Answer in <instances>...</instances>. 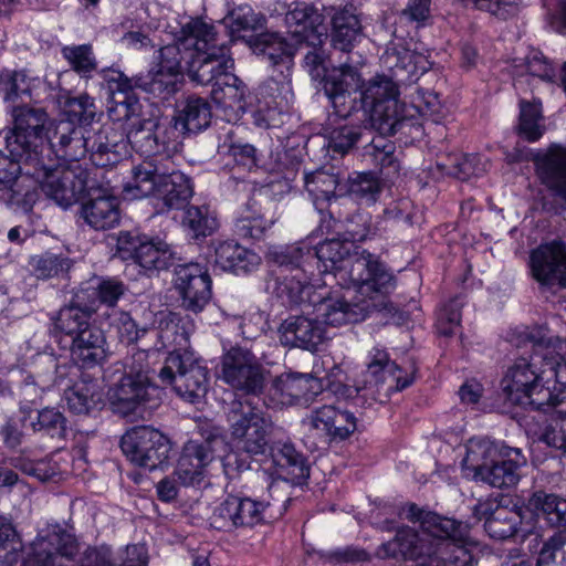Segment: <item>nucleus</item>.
I'll use <instances>...</instances> for the list:
<instances>
[{
    "label": "nucleus",
    "instance_id": "2f4dec72",
    "mask_svg": "<svg viewBox=\"0 0 566 566\" xmlns=\"http://www.w3.org/2000/svg\"><path fill=\"white\" fill-rule=\"evenodd\" d=\"M327 217L321 218L318 230L322 234L338 232L337 224L344 230L343 238L350 244L363 242L376 235V228L373 227L371 216L365 211H356L350 216H344L340 210H328Z\"/></svg>",
    "mask_w": 566,
    "mask_h": 566
},
{
    "label": "nucleus",
    "instance_id": "39448f33",
    "mask_svg": "<svg viewBox=\"0 0 566 566\" xmlns=\"http://www.w3.org/2000/svg\"><path fill=\"white\" fill-rule=\"evenodd\" d=\"M473 547L423 535L409 526L397 530L392 539L377 548L380 558L412 560L416 566H475Z\"/></svg>",
    "mask_w": 566,
    "mask_h": 566
},
{
    "label": "nucleus",
    "instance_id": "774afa93",
    "mask_svg": "<svg viewBox=\"0 0 566 566\" xmlns=\"http://www.w3.org/2000/svg\"><path fill=\"white\" fill-rule=\"evenodd\" d=\"M523 62L528 74L547 82L555 80L557 67L541 51L535 49L530 50L523 59Z\"/></svg>",
    "mask_w": 566,
    "mask_h": 566
},
{
    "label": "nucleus",
    "instance_id": "680f3d73",
    "mask_svg": "<svg viewBox=\"0 0 566 566\" xmlns=\"http://www.w3.org/2000/svg\"><path fill=\"white\" fill-rule=\"evenodd\" d=\"M21 543L10 518L0 515V565L11 566L18 560Z\"/></svg>",
    "mask_w": 566,
    "mask_h": 566
},
{
    "label": "nucleus",
    "instance_id": "aec40b11",
    "mask_svg": "<svg viewBox=\"0 0 566 566\" xmlns=\"http://www.w3.org/2000/svg\"><path fill=\"white\" fill-rule=\"evenodd\" d=\"M84 294V290L77 292L74 300L52 317L51 336L63 347L93 324L92 316L96 312L95 301L86 302Z\"/></svg>",
    "mask_w": 566,
    "mask_h": 566
},
{
    "label": "nucleus",
    "instance_id": "4d7b16f0",
    "mask_svg": "<svg viewBox=\"0 0 566 566\" xmlns=\"http://www.w3.org/2000/svg\"><path fill=\"white\" fill-rule=\"evenodd\" d=\"M71 69L82 77H91L97 69V61L91 44L65 45L61 50Z\"/></svg>",
    "mask_w": 566,
    "mask_h": 566
},
{
    "label": "nucleus",
    "instance_id": "09e8293b",
    "mask_svg": "<svg viewBox=\"0 0 566 566\" xmlns=\"http://www.w3.org/2000/svg\"><path fill=\"white\" fill-rule=\"evenodd\" d=\"M528 507L554 527L566 525V500L556 494L536 491L528 499Z\"/></svg>",
    "mask_w": 566,
    "mask_h": 566
},
{
    "label": "nucleus",
    "instance_id": "69168bd1",
    "mask_svg": "<svg viewBox=\"0 0 566 566\" xmlns=\"http://www.w3.org/2000/svg\"><path fill=\"white\" fill-rule=\"evenodd\" d=\"M380 191L378 179L371 172L356 174L348 178L350 198L374 202Z\"/></svg>",
    "mask_w": 566,
    "mask_h": 566
},
{
    "label": "nucleus",
    "instance_id": "5fc2aeb1",
    "mask_svg": "<svg viewBox=\"0 0 566 566\" xmlns=\"http://www.w3.org/2000/svg\"><path fill=\"white\" fill-rule=\"evenodd\" d=\"M542 112L541 103H530L521 101L520 103V123L517 126L518 135L530 143L537 142L544 134L545 127L541 124Z\"/></svg>",
    "mask_w": 566,
    "mask_h": 566
},
{
    "label": "nucleus",
    "instance_id": "c9c22d12",
    "mask_svg": "<svg viewBox=\"0 0 566 566\" xmlns=\"http://www.w3.org/2000/svg\"><path fill=\"white\" fill-rule=\"evenodd\" d=\"M304 301L300 303L290 302L286 297V302L290 305H300L305 302L313 303L316 311L318 322L331 326H342L349 323H357L364 319V308L358 304H350L343 298L322 297L318 302L312 298V290L308 295H304ZM284 297V295L282 296Z\"/></svg>",
    "mask_w": 566,
    "mask_h": 566
},
{
    "label": "nucleus",
    "instance_id": "dca6fc26",
    "mask_svg": "<svg viewBox=\"0 0 566 566\" xmlns=\"http://www.w3.org/2000/svg\"><path fill=\"white\" fill-rule=\"evenodd\" d=\"M209 39H212V25L200 19H191L182 25L175 43L160 49L158 67L182 77V62L187 65L195 48H206Z\"/></svg>",
    "mask_w": 566,
    "mask_h": 566
},
{
    "label": "nucleus",
    "instance_id": "052dcab7",
    "mask_svg": "<svg viewBox=\"0 0 566 566\" xmlns=\"http://www.w3.org/2000/svg\"><path fill=\"white\" fill-rule=\"evenodd\" d=\"M64 113L73 125L78 123L83 127L90 125L96 115V106L94 99L87 94H81L76 97L67 98L64 105Z\"/></svg>",
    "mask_w": 566,
    "mask_h": 566
},
{
    "label": "nucleus",
    "instance_id": "a211bd4d",
    "mask_svg": "<svg viewBox=\"0 0 566 566\" xmlns=\"http://www.w3.org/2000/svg\"><path fill=\"white\" fill-rule=\"evenodd\" d=\"M174 285L181 298V306L189 312L200 313L212 297V281L206 265L197 262L175 268Z\"/></svg>",
    "mask_w": 566,
    "mask_h": 566
},
{
    "label": "nucleus",
    "instance_id": "5701e85b",
    "mask_svg": "<svg viewBox=\"0 0 566 566\" xmlns=\"http://www.w3.org/2000/svg\"><path fill=\"white\" fill-rule=\"evenodd\" d=\"M406 518L413 523L419 522L423 535L437 536L476 548V543L470 536L468 523L441 516L434 512L423 511L415 503L406 506Z\"/></svg>",
    "mask_w": 566,
    "mask_h": 566
},
{
    "label": "nucleus",
    "instance_id": "ea45409f",
    "mask_svg": "<svg viewBox=\"0 0 566 566\" xmlns=\"http://www.w3.org/2000/svg\"><path fill=\"white\" fill-rule=\"evenodd\" d=\"M214 264L235 274L248 273L260 264V256L234 241H223L216 247Z\"/></svg>",
    "mask_w": 566,
    "mask_h": 566
},
{
    "label": "nucleus",
    "instance_id": "7c9ffc66",
    "mask_svg": "<svg viewBox=\"0 0 566 566\" xmlns=\"http://www.w3.org/2000/svg\"><path fill=\"white\" fill-rule=\"evenodd\" d=\"M534 165L541 182L566 200V145L552 144L545 153L534 156Z\"/></svg>",
    "mask_w": 566,
    "mask_h": 566
},
{
    "label": "nucleus",
    "instance_id": "bb28decb",
    "mask_svg": "<svg viewBox=\"0 0 566 566\" xmlns=\"http://www.w3.org/2000/svg\"><path fill=\"white\" fill-rule=\"evenodd\" d=\"M81 217L96 231L113 229L120 221L119 201L106 189H90L81 205Z\"/></svg>",
    "mask_w": 566,
    "mask_h": 566
},
{
    "label": "nucleus",
    "instance_id": "20e7f679",
    "mask_svg": "<svg viewBox=\"0 0 566 566\" xmlns=\"http://www.w3.org/2000/svg\"><path fill=\"white\" fill-rule=\"evenodd\" d=\"M123 192L133 199L153 197L163 213L187 207L193 196V184L172 158H166L133 166Z\"/></svg>",
    "mask_w": 566,
    "mask_h": 566
},
{
    "label": "nucleus",
    "instance_id": "9d476101",
    "mask_svg": "<svg viewBox=\"0 0 566 566\" xmlns=\"http://www.w3.org/2000/svg\"><path fill=\"white\" fill-rule=\"evenodd\" d=\"M209 370L192 352L169 353L158 377L163 385H171L176 394L195 403L208 391Z\"/></svg>",
    "mask_w": 566,
    "mask_h": 566
},
{
    "label": "nucleus",
    "instance_id": "1a4fd4ad",
    "mask_svg": "<svg viewBox=\"0 0 566 566\" xmlns=\"http://www.w3.org/2000/svg\"><path fill=\"white\" fill-rule=\"evenodd\" d=\"M418 373V366L412 357L402 359L400 364L390 360L389 354L378 347H374L368 354L366 377L364 387L349 386L345 384H334L332 387L333 394L338 400H357L360 397V391L364 390L367 384H388V392H399L410 387Z\"/></svg>",
    "mask_w": 566,
    "mask_h": 566
},
{
    "label": "nucleus",
    "instance_id": "c756f323",
    "mask_svg": "<svg viewBox=\"0 0 566 566\" xmlns=\"http://www.w3.org/2000/svg\"><path fill=\"white\" fill-rule=\"evenodd\" d=\"M86 143L96 167L113 166L126 155L125 133L112 125H102L93 134L87 130Z\"/></svg>",
    "mask_w": 566,
    "mask_h": 566
},
{
    "label": "nucleus",
    "instance_id": "0eeeda50",
    "mask_svg": "<svg viewBox=\"0 0 566 566\" xmlns=\"http://www.w3.org/2000/svg\"><path fill=\"white\" fill-rule=\"evenodd\" d=\"M290 501L282 485L273 482L268 488V496L262 500L228 495L213 509L209 523L214 530L223 532L251 528L282 517Z\"/></svg>",
    "mask_w": 566,
    "mask_h": 566
},
{
    "label": "nucleus",
    "instance_id": "0e129e2a",
    "mask_svg": "<svg viewBox=\"0 0 566 566\" xmlns=\"http://www.w3.org/2000/svg\"><path fill=\"white\" fill-rule=\"evenodd\" d=\"M231 32L239 34L247 31H256L263 28L265 17L256 12L250 4H240L231 13Z\"/></svg>",
    "mask_w": 566,
    "mask_h": 566
},
{
    "label": "nucleus",
    "instance_id": "4c0bfd02",
    "mask_svg": "<svg viewBox=\"0 0 566 566\" xmlns=\"http://www.w3.org/2000/svg\"><path fill=\"white\" fill-rule=\"evenodd\" d=\"M280 340L285 346L316 350L324 338L318 319L305 316H290L279 328Z\"/></svg>",
    "mask_w": 566,
    "mask_h": 566
},
{
    "label": "nucleus",
    "instance_id": "a19ab883",
    "mask_svg": "<svg viewBox=\"0 0 566 566\" xmlns=\"http://www.w3.org/2000/svg\"><path fill=\"white\" fill-rule=\"evenodd\" d=\"M193 324L188 316L169 312L159 321L158 338L163 347H172L170 353H181L189 343Z\"/></svg>",
    "mask_w": 566,
    "mask_h": 566
},
{
    "label": "nucleus",
    "instance_id": "f8f14e48",
    "mask_svg": "<svg viewBox=\"0 0 566 566\" xmlns=\"http://www.w3.org/2000/svg\"><path fill=\"white\" fill-rule=\"evenodd\" d=\"M116 253L124 261H133L148 276L169 269L175 262L174 252L167 243L155 241L137 230L118 233Z\"/></svg>",
    "mask_w": 566,
    "mask_h": 566
},
{
    "label": "nucleus",
    "instance_id": "37998d69",
    "mask_svg": "<svg viewBox=\"0 0 566 566\" xmlns=\"http://www.w3.org/2000/svg\"><path fill=\"white\" fill-rule=\"evenodd\" d=\"M332 44L334 49L349 53L361 32L358 17L348 9H339L332 18Z\"/></svg>",
    "mask_w": 566,
    "mask_h": 566
},
{
    "label": "nucleus",
    "instance_id": "6e6552de",
    "mask_svg": "<svg viewBox=\"0 0 566 566\" xmlns=\"http://www.w3.org/2000/svg\"><path fill=\"white\" fill-rule=\"evenodd\" d=\"M13 128L6 136L7 151L24 167L44 165V150L52 135L49 116L41 107L28 104L11 107Z\"/></svg>",
    "mask_w": 566,
    "mask_h": 566
},
{
    "label": "nucleus",
    "instance_id": "412c9836",
    "mask_svg": "<svg viewBox=\"0 0 566 566\" xmlns=\"http://www.w3.org/2000/svg\"><path fill=\"white\" fill-rule=\"evenodd\" d=\"M532 277L542 286L566 285V245L560 240L542 243L530 254Z\"/></svg>",
    "mask_w": 566,
    "mask_h": 566
},
{
    "label": "nucleus",
    "instance_id": "f704fd0d",
    "mask_svg": "<svg viewBox=\"0 0 566 566\" xmlns=\"http://www.w3.org/2000/svg\"><path fill=\"white\" fill-rule=\"evenodd\" d=\"M323 20L318 10L307 3H297L285 17L291 34L297 41L306 42L312 46L322 44L323 39L327 38Z\"/></svg>",
    "mask_w": 566,
    "mask_h": 566
},
{
    "label": "nucleus",
    "instance_id": "f3484780",
    "mask_svg": "<svg viewBox=\"0 0 566 566\" xmlns=\"http://www.w3.org/2000/svg\"><path fill=\"white\" fill-rule=\"evenodd\" d=\"M234 69V61L230 56V49L226 44L217 43V33L212 25V39L206 48H195L191 60L187 62L190 78L200 85H214L229 70Z\"/></svg>",
    "mask_w": 566,
    "mask_h": 566
},
{
    "label": "nucleus",
    "instance_id": "393cba45",
    "mask_svg": "<svg viewBox=\"0 0 566 566\" xmlns=\"http://www.w3.org/2000/svg\"><path fill=\"white\" fill-rule=\"evenodd\" d=\"M275 201L268 191L258 190L247 202L242 214L234 223V231L241 238L261 239L276 221Z\"/></svg>",
    "mask_w": 566,
    "mask_h": 566
},
{
    "label": "nucleus",
    "instance_id": "6e6d98bb",
    "mask_svg": "<svg viewBox=\"0 0 566 566\" xmlns=\"http://www.w3.org/2000/svg\"><path fill=\"white\" fill-rule=\"evenodd\" d=\"M97 385L93 380H81L65 390L69 409L77 415L87 413L96 403Z\"/></svg>",
    "mask_w": 566,
    "mask_h": 566
},
{
    "label": "nucleus",
    "instance_id": "a18cd8bd",
    "mask_svg": "<svg viewBox=\"0 0 566 566\" xmlns=\"http://www.w3.org/2000/svg\"><path fill=\"white\" fill-rule=\"evenodd\" d=\"M149 386L150 381L123 376L114 388L113 403L124 413L134 412L146 400Z\"/></svg>",
    "mask_w": 566,
    "mask_h": 566
},
{
    "label": "nucleus",
    "instance_id": "cd10ccee",
    "mask_svg": "<svg viewBox=\"0 0 566 566\" xmlns=\"http://www.w3.org/2000/svg\"><path fill=\"white\" fill-rule=\"evenodd\" d=\"M311 427L328 442H340L349 438L357 428L356 417L352 411L334 405H324L312 410Z\"/></svg>",
    "mask_w": 566,
    "mask_h": 566
},
{
    "label": "nucleus",
    "instance_id": "2eb2a0df",
    "mask_svg": "<svg viewBox=\"0 0 566 566\" xmlns=\"http://www.w3.org/2000/svg\"><path fill=\"white\" fill-rule=\"evenodd\" d=\"M220 378L235 390L258 395L265 384V370L252 352L232 347L222 356Z\"/></svg>",
    "mask_w": 566,
    "mask_h": 566
},
{
    "label": "nucleus",
    "instance_id": "72a5a7b5",
    "mask_svg": "<svg viewBox=\"0 0 566 566\" xmlns=\"http://www.w3.org/2000/svg\"><path fill=\"white\" fill-rule=\"evenodd\" d=\"M66 347L73 360L83 368L101 366L109 356L106 336L94 323Z\"/></svg>",
    "mask_w": 566,
    "mask_h": 566
},
{
    "label": "nucleus",
    "instance_id": "c03bdc74",
    "mask_svg": "<svg viewBox=\"0 0 566 566\" xmlns=\"http://www.w3.org/2000/svg\"><path fill=\"white\" fill-rule=\"evenodd\" d=\"M182 227L191 239L201 240L218 230L219 220L216 211L208 205H190L185 209Z\"/></svg>",
    "mask_w": 566,
    "mask_h": 566
},
{
    "label": "nucleus",
    "instance_id": "473e14b6",
    "mask_svg": "<svg viewBox=\"0 0 566 566\" xmlns=\"http://www.w3.org/2000/svg\"><path fill=\"white\" fill-rule=\"evenodd\" d=\"M30 547L38 555L55 562L61 558L73 559L78 552L75 535L60 524H49L42 528Z\"/></svg>",
    "mask_w": 566,
    "mask_h": 566
},
{
    "label": "nucleus",
    "instance_id": "13d9d810",
    "mask_svg": "<svg viewBox=\"0 0 566 566\" xmlns=\"http://www.w3.org/2000/svg\"><path fill=\"white\" fill-rule=\"evenodd\" d=\"M30 264L38 279L46 280L69 272L72 261L62 254L46 252L32 258Z\"/></svg>",
    "mask_w": 566,
    "mask_h": 566
},
{
    "label": "nucleus",
    "instance_id": "8fccbe9b",
    "mask_svg": "<svg viewBox=\"0 0 566 566\" xmlns=\"http://www.w3.org/2000/svg\"><path fill=\"white\" fill-rule=\"evenodd\" d=\"M211 120V107L207 99L197 96H189L180 109L176 127L181 126L189 133H198L207 128Z\"/></svg>",
    "mask_w": 566,
    "mask_h": 566
},
{
    "label": "nucleus",
    "instance_id": "6ab92c4d",
    "mask_svg": "<svg viewBox=\"0 0 566 566\" xmlns=\"http://www.w3.org/2000/svg\"><path fill=\"white\" fill-rule=\"evenodd\" d=\"M169 134H175V128L147 118L133 123V127L125 134V139L126 145L130 144L136 151L146 157L143 161L164 160L172 158L171 151L176 149Z\"/></svg>",
    "mask_w": 566,
    "mask_h": 566
},
{
    "label": "nucleus",
    "instance_id": "603ef678",
    "mask_svg": "<svg viewBox=\"0 0 566 566\" xmlns=\"http://www.w3.org/2000/svg\"><path fill=\"white\" fill-rule=\"evenodd\" d=\"M244 95L245 86L233 73V70H229L222 77H219V82H216L211 90L212 99L223 107H233L240 104L243 102Z\"/></svg>",
    "mask_w": 566,
    "mask_h": 566
},
{
    "label": "nucleus",
    "instance_id": "9b49d317",
    "mask_svg": "<svg viewBox=\"0 0 566 566\" xmlns=\"http://www.w3.org/2000/svg\"><path fill=\"white\" fill-rule=\"evenodd\" d=\"M230 432L235 447L248 455L264 454L269 448L271 422L249 400H237L228 412Z\"/></svg>",
    "mask_w": 566,
    "mask_h": 566
},
{
    "label": "nucleus",
    "instance_id": "4be33fe9",
    "mask_svg": "<svg viewBox=\"0 0 566 566\" xmlns=\"http://www.w3.org/2000/svg\"><path fill=\"white\" fill-rule=\"evenodd\" d=\"M222 444L223 440L216 436L201 441H188L175 470V475L180 485L199 484L203 479L206 468L214 460L217 449Z\"/></svg>",
    "mask_w": 566,
    "mask_h": 566
},
{
    "label": "nucleus",
    "instance_id": "7ed1b4c3",
    "mask_svg": "<svg viewBox=\"0 0 566 566\" xmlns=\"http://www.w3.org/2000/svg\"><path fill=\"white\" fill-rule=\"evenodd\" d=\"M323 87L339 118L363 111L373 126L386 134H397L415 125L412 117L399 113L398 86L385 75H377L364 85L357 70L345 62L325 74Z\"/></svg>",
    "mask_w": 566,
    "mask_h": 566
},
{
    "label": "nucleus",
    "instance_id": "c85d7f7f",
    "mask_svg": "<svg viewBox=\"0 0 566 566\" xmlns=\"http://www.w3.org/2000/svg\"><path fill=\"white\" fill-rule=\"evenodd\" d=\"M500 460H492L474 479L476 482L489 484L493 488H510L520 480V469L526 464V458L521 449L501 446Z\"/></svg>",
    "mask_w": 566,
    "mask_h": 566
},
{
    "label": "nucleus",
    "instance_id": "f257e3e1",
    "mask_svg": "<svg viewBox=\"0 0 566 566\" xmlns=\"http://www.w3.org/2000/svg\"><path fill=\"white\" fill-rule=\"evenodd\" d=\"M352 247L344 238H332L316 245L314 252L308 247L293 245L275 253L280 266L294 272L280 283V296L286 295L292 303L304 301V295L316 286L312 269L319 263L324 268L319 272L331 274L343 289H355L366 296L388 293L395 285L394 276L376 255L367 250L352 253Z\"/></svg>",
    "mask_w": 566,
    "mask_h": 566
},
{
    "label": "nucleus",
    "instance_id": "f03ea898",
    "mask_svg": "<svg viewBox=\"0 0 566 566\" xmlns=\"http://www.w3.org/2000/svg\"><path fill=\"white\" fill-rule=\"evenodd\" d=\"M523 346L531 348L506 369L501 388L506 399L520 406L548 411L563 401L562 391H555L558 368L566 365V345L545 326H534L523 333Z\"/></svg>",
    "mask_w": 566,
    "mask_h": 566
},
{
    "label": "nucleus",
    "instance_id": "de8ad7c7",
    "mask_svg": "<svg viewBox=\"0 0 566 566\" xmlns=\"http://www.w3.org/2000/svg\"><path fill=\"white\" fill-rule=\"evenodd\" d=\"M274 387L286 397L285 402L308 399L318 394L322 388L319 380L311 374H287L275 380Z\"/></svg>",
    "mask_w": 566,
    "mask_h": 566
},
{
    "label": "nucleus",
    "instance_id": "423d86ee",
    "mask_svg": "<svg viewBox=\"0 0 566 566\" xmlns=\"http://www.w3.org/2000/svg\"><path fill=\"white\" fill-rule=\"evenodd\" d=\"M103 78L109 93L108 113L115 122L139 117L142 104L134 92L136 88L154 97L168 99L179 90L182 82V77L177 73L160 67L134 77H128L117 70H104Z\"/></svg>",
    "mask_w": 566,
    "mask_h": 566
},
{
    "label": "nucleus",
    "instance_id": "3c124183",
    "mask_svg": "<svg viewBox=\"0 0 566 566\" xmlns=\"http://www.w3.org/2000/svg\"><path fill=\"white\" fill-rule=\"evenodd\" d=\"M219 153L228 155L229 161L232 163L234 169L244 172H252L258 170L263 165L262 155L251 144L239 142H224L219 146Z\"/></svg>",
    "mask_w": 566,
    "mask_h": 566
},
{
    "label": "nucleus",
    "instance_id": "a878e982",
    "mask_svg": "<svg viewBox=\"0 0 566 566\" xmlns=\"http://www.w3.org/2000/svg\"><path fill=\"white\" fill-rule=\"evenodd\" d=\"M473 513L478 520H484L489 536L499 541L517 535L523 521L521 510L501 505L494 497L479 501Z\"/></svg>",
    "mask_w": 566,
    "mask_h": 566
},
{
    "label": "nucleus",
    "instance_id": "e2e57ef3",
    "mask_svg": "<svg viewBox=\"0 0 566 566\" xmlns=\"http://www.w3.org/2000/svg\"><path fill=\"white\" fill-rule=\"evenodd\" d=\"M31 426L34 431H43L52 438L63 439L66 436V419L54 408H44L38 412L36 421Z\"/></svg>",
    "mask_w": 566,
    "mask_h": 566
},
{
    "label": "nucleus",
    "instance_id": "864d4df0",
    "mask_svg": "<svg viewBox=\"0 0 566 566\" xmlns=\"http://www.w3.org/2000/svg\"><path fill=\"white\" fill-rule=\"evenodd\" d=\"M1 90L4 101H15L22 95L31 96L32 91L40 84L38 76H31L25 70L6 71L0 74Z\"/></svg>",
    "mask_w": 566,
    "mask_h": 566
},
{
    "label": "nucleus",
    "instance_id": "e433bc0d",
    "mask_svg": "<svg viewBox=\"0 0 566 566\" xmlns=\"http://www.w3.org/2000/svg\"><path fill=\"white\" fill-rule=\"evenodd\" d=\"M338 176L325 170H316L305 174V189L313 200V205L322 217H326L324 211L335 210L337 207L346 206L352 202L350 198L337 197Z\"/></svg>",
    "mask_w": 566,
    "mask_h": 566
},
{
    "label": "nucleus",
    "instance_id": "bf43d9fd",
    "mask_svg": "<svg viewBox=\"0 0 566 566\" xmlns=\"http://www.w3.org/2000/svg\"><path fill=\"white\" fill-rule=\"evenodd\" d=\"M256 48L273 65H287L291 63L292 48L277 34H261L258 39Z\"/></svg>",
    "mask_w": 566,
    "mask_h": 566
},
{
    "label": "nucleus",
    "instance_id": "b1692460",
    "mask_svg": "<svg viewBox=\"0 0 566 566\" xmlns=\"http://www.w3.org/2000/svg\"><path fill=\"white\" fill-rule=\"evenodd\" d=\"M87 130L84 127H76L71 122H59L53 126L52 135L49 137L44 150V160L60 159L64 161H77L90 153L86 143Z\"/></svg>",
    "mask_w": 566,
    "mask_h": 566
},
{
    "label": "nucleus",
    "instance_id": "338daca9",
    "mask_svg": "<svg viewBox=\"0 0 566 566\" xmlns=\"http://www.w3.org/2000/svg\"><path fill=\"white\" fill-rule=\"evenodd\" d=\"M536 566H566V537L555 534L545 541Z\"/></svg>",
    "mask_w": 566,
    "mask_h": 566
},
{
    "label": "nucleus",
    "instance_id": "ddd939ff",
    "mask_svg": "<svg viewBox=\"0 0 566 566\" xmlns=\"http://www.w3.org/2000/svg\"><path fill=\"white\" fill-rule=\"evenodd\" d=\"M120 449L132 463L151 471L168 460L171 443L159 430L138 426L122 437Z\"/></svg>",
    "mask_w": 566,
    "mask_h": 566
},
{
    "label": "nucleus",
    "instance_id": "49530a36",
    "mask_svg": "<svg viewBox=\"0 0 566 566\" xmlns=\"http://www.w3.org/2000/svg\"><path fill=\"white\" fill-rule=\"evenodd\" d=\"M501 446L486 438H471L467 443V454L462 468L467 475L473 480L493 460Z\"/></svg>",
    "mask_w": 566,
    "mask_h": 566
},
{
    "label": "nucleus",
    "instance_id": "79ce46f5",
    "mask_svg": "<svg viewBox=\"0 0 566 566\" xmlns=\"http://www.w3.org/2000/svg\"><path fill=\"white\" fill-rule=\"evenodd\" d=\"M386 135L379 132V135L364 147L363 160L375 170L380 172L386 170V175L389 176L398 172L399 161L395 156L396 146Z\"/></svg>",
    "mask_w": 566,
    "mask_h": 566
},
{
    "label": "nucleus",
    "instance_id": "4468645a",
    "mask_svg": "<svg viewBox=\"0 0 566 566\" xmlns=\"http://www.w3.org/2000/svg\"><path fill=\"white\" fill-rule=\"evenodd\" d=\"M23 170L25 175L38 180L46 197L65 209L83 197L84 180L71 170L61 169L56 160H44V165H29Z\"/></svg>",
    "mask_w": 566,
    "mask_h": 566
},
{
    "label": "nucleus",
    "instance_id": "58836bf2",
    "mask_svg": "<svg viewBox=\"0 0 566 566\" xmlns=\"http://www.w3.org/2000/svg\"><path fill=\"white\" fill-rule=\"evenodd\" d=\"M270 455L277 474L285 481L302 484L310 478V467L306 459L296 451L292 443H274L270 447Z\"/></svg>",
    "mask_w": 566,
    "mask_h": 566
}]
</instances>
